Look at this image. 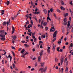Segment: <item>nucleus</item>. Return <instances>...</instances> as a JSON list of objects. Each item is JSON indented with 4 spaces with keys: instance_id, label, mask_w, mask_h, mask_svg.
Here are the masks:
<instances>
[{
    "instance_id": "f257e3e1",
    "label": "nucleus",
    "mask_w": 73,
    "mask_h": 73,
    "mask_svg": "<svg viewBox=\"0 0 73 73\" xmlns=\"http://www.w3.org/2000/svg\"><path fill=\"white\" fill-rule=\"evenodd\" d=\"M46 70V67H45V68H40L39 70V71H41V73H42L44 72H45Z\"/></svg>"
},
{
    "instance_id": "f03ea898",
    "label": "nucleus",
    "mask_w": 73,
    "mask_h": 73,
    "mask_svg": "<svg viewBox=\"0 0 73 73\" xmlns=\"http://www.w3.org/2000/svg\"><path fill=\"white\" fill-rule=\"evenodd\" d=\"M57 31H56L53 34V38H54V37L57 36Z\"/></svg>"
},
{
    "instance_id": "7ed1b4c3",
    "label": "nucleus",
    "mask_w": 73,
    "mask_h": 73,
    "mask_svg": "<svg viewBox=\"0 0 73 73\" xmlns=\"http://www.w3.org/2000/svg\"><path fill=\"white\" fill-rule=\"evenodd\" d=\"M42 53H41L40 52V56H39L38 57V61H40V60H41V56H42Z\"/></svg>"
},
{
    "instance_id": "20e7f679",
    "label": "nucleus",
    "mask_w": 73,
    "mask_h": 73,
    "mask_svg": "<svg viewBox=\"0 0 73 73\" xmlns=\"http://www.w3.org/2000/svg\"><path fill=\"white\" fill-rule=\"evenodd\" d=\"M60 60L61 61V64L62 65V63L64 62V56H62V58H61Z\"/></svg>"
},
{
    "instance_id": "39448f33",
    "label": "nucleus",
    "mask_w": 73,
    "mask_h": 73,
    "mask_svg": "<svg viewBox=\"0 0 73 73\" xmlns=\"http://www.w3.org/2000/svg\"><path fill=\"white\" fill-rule=\"evenodd\" d=\"M65 29H64V27L63 26L62 27V32L63 33H65Z\"/></svg>"
},
{
    "instance_id": "423d86ee",
    "label": "nucleus",
    "mask_w": 73,
    "mask_h": 73,
    "mask_svg": "<svg viewBox=\"0 0 73 73\" xmlns=\"http://www.w3.org/2000/svg\"><path fill=\"white\" fill-rule=\"evenodd\" d=\"M51 28L52 29H53V30L51 29L50 30V32H54L55 31V29H54V27L53 26Z\"/></svg>"
},
{
    "instance_id": "0eeeda50",
    "label": "nucleus",
    "mask_w": 73,
    "mask_h": 73,
    "mask_svg": "<svg viewBox=\"0 0 73 73\" xmlns=\"http://www.w3.org/2000/svg\"><path fill=\"white\" fill-rule=\"evenodd\" d=\"M12 34L14 33V32H15V27L13 26L12 27Z\"/></svg>"
},
{
    "instance_id": "6e6552de",
    "label": "nucleus",
    "mask_w": 73,
    "mask_h": 73,
    "mask_svg": "<svg viewBox=\"0 0 73 73\" xmlns=\"http://www.w3.org/2000/svg\"><path fill=\"white\" fill-rule=\"evenodd\" d=\"M2 38H0L1 40L2 41H5V37H2Z\"/></svg>"
},
{
    "instance_id": "1a4fd4ad",
    "label": "nucleus",
    "mask_w": 73,
    "mask_h": 73,
    "mask_svg": "<svg viewBox=\"0 0 73 73\" xmlns=\"http://www.w3.org/2000/svg\"><path fill=\"white\" fill-rule=\"evenodd\" d=\"M8 58H10V62H12V56H11L10 54H9L8 56Z\"/></svg>"
},
{
    "instance_id": "9d476101",
    "label": "nucleus",
    "mask_w": 73,
    "mask_h": 73,
    "mask_svg": "<svg viewBox=\"0 0 73 73\" xmlns=\"http://www.w3.org/2000/svg\"><path fill=\"white\" fill-rule=\"evenodd\" d=\"M68 24L67 25V26H68V27H67V28H69V26L70 25V21H68Z\"/></svg>"
},
{
    "instance_id": "9b49d317",
    "label": "nucleus",
    "mask_w": 73,
    "mask_h": 73,
    "mask_svg": "<svg viewBox=\"0 0 73 73\" xmlns=\"http://www.w3.org/2000/svg\"><path fill=\"white\" fill-rule=\"evenodd\" d=\"M1 35H4V30H1Z\"/></svg>"
},
{
    "instance_id": "f8f14e48",
    "label": "nucleus",
    "mask_w": 73,
    "mask_h": 73,
    "mask_svg": "<svg viewBox=\"0 0 73 73\" xmlns=\"http://www.w3.org/2000/svg\"><path fill=\"white\" fill-rule=\"evenodd\" d=\"M7 26L9 25H10V24H11V22H10V19H9V20L8 21H7Z\"/></svg>"
},
{
    "instance_id": "ddd939ff",
    "label": "nucleus",
    "mask_w": 73,
    "mask_h": 73,
    "mask_svg": "<svg viewBox=\"0 0 73 73\" xmlns=\"http://www.w3.org/2000/svg\"><path fill=\"white\" fill-rule=\"evenodd\" d=\"M61 41H62L61 39H59L58 42V44H61Z\"/></svg>"
},
{
    "instance_id": "4468645a",
    "label": "nucleus",
    "mask_w": 73,
    "mask_h": 73,
    "mask_svg": "<svg viewBox=\"0 0 73 73\" xmlns=\"http://www.w3.org/2000/svg\"><path fill=\"white\" fill-rule=\"evenodd\" d=\"M60 9L62 10H63V11H65V8H64V7H63L62 6H61L60 7Z\"/></svg>"
},
{
    "instance_id": "2eb2a0df",
    "label": "nucleus",
    "mask_w": 73,
    "mask_h": 73,
    "mask_svg": "<svg viewBox=\"0 0 73 73\" xmlns=\"http://www.w3.org/2000/svg\"><path fill=\"white\" fill-rule=\"evenodd\" d=\"M70 47H71V48L73 47V43H72L70 44V46H69V48H70Z\"/></svg>"
},
{
    "instance_id": "dca6fc26",
    "label": "nucleus",
    "mask_w": 73,
    "mask_h": 73,
    "mask_svg": "<svg viewBox=\"0 0 73 73\" xmlns=\"http://www.w3.org/2000/svg\"><path fill=\"white\" fill-rule=\"evenodd\" d=\"M47 24V23H46V22H45L43 23V25L44 26V27H45Z\"/></svg>"
},
{
    "instance_id": "f3484780",
    "label": "nucleus",
    "mask_w": 73,
    "mask_h": 73,
    "mask_svg": "<svg viewBox=\"0 0 73 73\" xmlns=\"http://www.w3.org/2000/svg\"><path fill=\"white\" fill-rule=\"evenodd\" d=\"M4 10H2L1 12V15H4Z\"/></svg>"
},
{
    "instance_id": "a211bd4d",
    "label": "nucleus",
    "mask_w": 73,
    "mask_h": 73,
    "mask_svg": "<svg viewBox=\"0 0 73 73\" xmlns=\"http://www.w3.org/2000/svg\"><path fill=\"white\" fill-rule=\"evenodd\" d=\"M27 34H28L29 36H31V34H32V32H30L29 33H27Z\"/></svg>"
},
{
    "instance_id": "6ab92c4d",
    "label": "nucleus",
    "mask_w": 73,
    "mask_h": 73,
    "mask_svg": "<svg viewBox=\"0 0 73 73\" xmlns=\"http://www.w3.org/2000/svg\"><path fill=\"white\" fill-rule=\"evenodd\" d=\"M53 47L52 48V50L54 52L55 50V48H54V44H53Z\"/></svg>"
},
{
    "instance_id": "aec40b11",
    "label": "nucleus",
    "mask_w": 73,
    "mask_h": 73,
    "mask_svg": "<svg viewBox=\"0 0 73 73\" xmlns=\"http://www.w3.org/2000/svg\"><path fill=\"white\" fill-rule=\"evenodd\" d=\"M43 11L44 13H45V14H46V13H47V11H46V9H44V10H43Z\"/></svg>"
},
{
    "instance_id": "412c9836",
    "label": "nucleus",
    "mask_w": 73,
    "mask_h": 73,
    "mask_svg": "<svg viewBox=\"0 0 73 73\" xmlns=\"http://www.w3.org/2000/svg\"><path fill=\"white\" fill-rule=\"evenodd\" d=\"M60 47H57V51H58L59 52H60Z\"/></svg>"
},
{
    "instance_id": "4be33fe9",
    "label": "nucleus",
    "mask_w": 73,
    "mask_h": 73,
    "mask_svg": "<svg viewBox=\"0 0 73 73\" xmlns=\"http://www.w3.org/2000/svg\"><path fill=\"white\" fill-rule=\"evenodd\" d=\"M68 67H66V70H65V72L66 73L68 72Z\"/></svg>"
},
{
    "instance_id": "5701e85b",
    "label": "nucleus",
    "mask_w": 73,
    "mask_h": 73,
    "mask_svg": "<svg viewBox=\"0 0 73 73\" xmlns=\"http://www.w3.org/2000/svg\"><path fill=\"white\" fill-rule=\"evenodd\" d=\"M25 51V50H24V49H23V50L21 51V53H22V54H23V53H24V52Z\"/></svg>"
},
{
    "instance_id": "b1692460",
    "label": "nucleus",
    "mask_w": 73,
    "mask_h": 73,
    "mask_svg": "<svg viewBox=\"0 0 73 73\" xmlns=\"http://www.w3.org/2000/svg\"><path fill=\"white\" fill-rule=\"evenodd\" d=\"M6 24H7V23L6 22H4L3 23V25H6Z\"/></svg>"
},
{
    "instance_id": "393cba45",
    "label": "nucleus",
    "mask_w": 73,
    "mask_h": 73,
    "mask_svg": "<svg viewBox=\"0 0 73 73\" xmlns=\"http://www.w3.org/2000/svg\"><path fill=\"white\" fill-rule=\"evenodd\" d=\"M16 36L15 35L14 36H13V39L14 40H16Z\"/></svg>"
},
{
    "instance_id": "a878e982",
    "label": "nucleus",
    "mask_w": 73,
    "mask_h": 73,
    "mask_svg": "<svg viewBox=\"0 0 73 73\" xmlns=\"http://www.w3.org/2000/svg\"><path fill=\"white\" fill-rule=\"evenodd\" d=\"M47 20H50V21H51V19L49 17H47Z\"/></svg>"
},
{
    "instance_id": "bb28decb",
    "label": "nucleus",
    "mask_w": 73,
    "mask_h": 73,
    "mask_svg": "<svg viewBox=\"0 0 73 73\" xmlns=\"http://www.w3.org/2000/svg\"><path fill=\"white\" fill-rule=\"evenodd\" d=\"M31 4L32 5V6H33V5H34L33 3V2H32V1H31Z\"/></svg>"
},
{
    "instance_id": "cd10ccee",
    "label": "nucleus",
    "mask_w": 73,
    "mask_h": 73,
    "mask_svg": "<svg viewBox=\"0 0 73 73\" xmlns=\"http://www.w3.org/2000/svg\"><path fill=\"white\" fill-rule=\"evenodd\" d=\"M44 64V62H43L42 63H40V64H41V66H43Z\"/></svg>"
},
{
    "instance_id": "c85d7f7f",
    "label": "nucleus",
    "mask_w": 73,
    "mask_h": 73,
    "mask_svg": "<svg viewBox=\"0 0 73 73\" xmlns=\"http://www.w3.org/2000/svg\"><path fill=\"white\" fill-rule=\"evenodd\" d=\"M11 52H12V53L13 54V56H14V57H15V53H14V52H13V51H11Z\"/></svg>"
},
{
    "instance_id": "c756f323",
    "label": "nucleus",
    "mask_w": 73,
    "mask_h": 73,
    "mask_svg": "<svg viewBox=\"0 0 73 73\" xmlns=\"http://www.w3.org/2000/svg\"><path fill=\"white\" fill-rule=\"evenodd\" d=\"M47 52L48 54H49L50 53V50L47 49Z\"/></svg>"
},
{
    "instance_id": "7c9ffc66",
    "label": "nucleus",
    "mask_w": 73,
    "mask_h": 73,
    "mask_svg": "<svg viewBox=\"0 0 73 73\" xmlns=\"http://www.w3.org/2000/svg\"><path fill=\"white\" fill-rule=\"evenodd\" d=\"M35 32H34V33H32V36H35Z\"/></svg>"
},
{
    "instance_id": "2f4dec72",
    "label": "nucleus",
    "mask_w": 73,
    "mask_h": 73,
    "mask_svg": "<svg viewBox=\"0 0 73 73\" xmlns=\"http://www.w3.org/2000/svg\"><path fill=\"white\" fill-rule=\"evenodd\" d=\"M69 4L71 5H73V3H72V1H71V2L69 3Z\"/></svg>"
},
{
    "instance_id": "473e14b6",
    "label": "nucleus",
    "mask_w": 73,
    "mask_h": 73,
    "mask_svg": "<svg viewBox=\"0 0 73 73\" xmlns=\"http://www.w3.org/2000/svg\"><path fill=\"white\" fill-rule=\"evenodd\" d=\"M13 68H15V64H13Z\"/></svg>"
},
{
    "instance_id": "72a5a7b5",
    "label": "nucleus",
    "mask_w": 73,
    "mask_h": 73,
    "mask_svg": "<svg viewBox=\"0 0 73 73\" xmlns=\"http://www.w3.org/2000/svg\"><path fill=\"white\" fill-rule=\"evenodd\" d=\"M54 16L55 17V19H57V17H56V14H55L54 13Z\"/></svg>"
},
{
    "instance_id": "f704fd0d",
    "label": "nucleus",
    "mask_w": 73,
    "mask_h": 73,
    "mask_svg": "<svg viewBox=\"0 0 73 73\" xmlns=\"http://www.w3.org/2000/svg\"><path fill=\"white\" fill-rule=\"evenodd\" d=\"M37 40V39L36 38H35V39L34 40V41L36 42V41Z\"/></svg>"
},
{
    "instance_id": "c9c22d12",
    "label": "nucleus",
    "mask_w": 73,
    "mask_h": 73,
    "mask_svg": "<svg viewBox=\"0 0 73 73\" xmlns=\"http://www.w3.org/2000/svg\"><path fill=\"white\" fill-rule=\"evenodd\" d=\"M67 58H65L64 60V62H66L67 61Z\"/></svg>"
},
{
    "instance_id": "e433bc0d",
    "label": "nucleus",
    "mask_w": 73,
    "mask_h": 73,
    "mask_svg": "<svg viewBox=\"0 0 73 73\" xmlns=\"http://www.w3.org/2000/svg\"><path fill=\"white\" fill-rule=\"evenodd\" d=\"M7 5H9V3H10L9 1H7Z\"/></svg>"
},
{
    "instance_id": "4c0bfd02",
    "label": "nucleus",
    "mask_w": 73,
    "mask_h": 73,
    "mask_svg": "<svg viewBox=\"0 0 73 73\" xmlns=\"http://www.w3.org/2000/svg\"><path fill=\"white\" fill-rule=\"evenodd\" d=\"M64 22H67L66 20V18H65L64 19Z\"/></svg>"
},
{
    "instance_id": "58836bf2",
    "label": "nucleus",
    "mask_w": 73,
    "mask_h": 73,
    "mask_svg": "<svg viewBox=\"0 0 73 73\" xmlns=\"http://www.w3.org/2000/svg\"><path fill=\"white\" fill-rule=\"evenodd\" d=\"M4 60L3 59L2 61V63L3 64H4Z\"/></svg>"
},
{
    "instance_id": "ea45409f",
    "label": "nucleus",
    "mask_w": 73,
    "mask_h": 73,
    "mask_svg": "<svg viewBox=\"0 0 73 73\" xmlns=\"http://www.w3.org/2000/svg\"><path fill=\"white\" fill-rule=\"evenodd\" d=\"M61 72L62 73H63V71H64V68H61Z\"/></svg>"
},
{
    "instance_id": "a19ab883",
    "label": "nucleus",
    "mask_w": 73,
    "mask_h": 73,
    "mask_svg": "<svg viewBox=\"0 0 73 73\" xmlns=\"http://www.w3.org/2000/svg\"><path fill=\"white\" fill-rule=\"evenodd\" d=\"M31 24H32V25H33V21H32V20H31Z\"/></svg>"
},
{
    "instance_id": "79ce46f5",
    "label": "nucleus",
    "mask_w": 73,
    "mask_h": 73,
    "mask_svg": "<svg viewBox=\"0 0 73 73\" xmlns=\"http://www.w3.org/2000/svg\"><path fill=\"white\" fill-rule=\"evenodd\" d=\"M64 25H66L67 24V22H65L63 23Z\"/></svg>"
},
{
    "instance_id": "37998d69",
    "label": "nucleus",
    "mask_w": 73,
    "mask_h": 73,
    "mask_svg": "<svg viewBox=\"0 0 73 73\" xmlns=\"http://www.w3.org/2000/svg\"><path fill=\"white\" fill-rule=\"evenodd\" d=\"M45 29H46V31H47V30L48 29V27H45Z\"/></svg>"
},
{
    "instance_id": "c03bdc74",
    "label": "nucleus",
    "mask_w": 73,
    "mask_h": 73,
    "mask_svg": "<svg viewBox=\"0 0 73 73\" xmlns=\"http://www.w3.org/2000/svg\"><path fill=\"white\" fill-rule=\"evenodd\" d=\"M32 37L34 39H35V38H36V37H35V36H32Z\"/></svg>"
},
{
    "instance_id": "a18cd8bd",
    "label": "nucleus",
    "mask_w": 73,
    "mask_h": 73,
    "mask_svg": "<svg viewBox=\"0 0 73 73\" xmlns=\"http://www.w3.org/2000/svg\"><path fill=\"white\" fill-rule=\"evenodd\" d=\"M5 35H1L0 34V37H5Z\"/></svg>"
},
{
    "instance_id": "49530a36",
    "label": "nucleus",
    "mask_w": 73,
    "mask_h": 73,
    "mask_svg": "<svg viewBox=\"0 0 73 73\" xmlns=\"http://www.w3.org/2000/svg\"><path fill=\"white\" fill-rule=\"evenodd\" d=\"M57 12H60V11L59 9H57Z\"/></svg>"
},
{
    "instance_id": "de8ad7c7",
    "label": "nucleus",
    "mask_w": 73,
    "mask_h": 73,
    "mask_svg": "<svg viewBox=\"0 0 73 73\" xmlns=\"http://www.w3.org/2000/svg\"><path fill=\"white\" fill-rule=\"evenodd\" d=\"M29 16V14H27V15H25V16L26 17H28V16Z\"/></svg>"
},
{
    "instance_id": "09e8293b",
    "label": "nucleus",
    "mask_w": 73,
    "mask_h": 73,
    "mask_svg": "<svg viewBox=\"0 0 73 73\" xmlns=\"http://www.w3.org/2000/svg\"><path fill=\"white\" fill-rule=\"evenodd\" d=\"M36 48H39V45L37 44L36 45Z\"/></svg>"
},
{
    "instance_id": "8fccbe9b",
    "label": "nucleus",
    "mask_w": 73,
    "mask_h": 73,
    "mask_svg": "<svg viewBox=\"0 0 73 73\" xmlns=\"http://www.w3.org/2000/svg\"><path fill=\"white\" fill-rule=\"evenodd\" d=\"M56 38H54V39L53 40H52V41H53V42H54V41H55V40H56Z\"/></svg>"
},
{
    "instance_id": "3c124183",
    "label": "nucleus",
    "mask_w": 73,
    "mask_h": 73,
    "mask_svg": "<svg viewBox=\"0 0 73 73\" xmlns=\"http://www.w3.org/2000/svg\"><path fill=\"white\" fill-rule=\"evenodd\" d=\"M50 11H51V12H52L53 11V9H50Z\"/></svg>"
},
{
    "instance_id": "603ef678",
    "label": "nucleus",
    "mask_w": 73,
    "mask_h": 73,
    "mask_svg": "<svg viewBox=\"0 0 73 73\" xmlns=\"http://www.w3.org/2000/svg\"><path fill=\"white\" fill-rule=\"evenodd\" d=\"M40 48H41V49H42V44H41L40 46Z\"/></svg>"
},
{
    "instance_id": "864d4df0",
    "label": "nucleus",
    "mask_w": 73,
    "mask_h": 73,
    "mask_svg": "<svg viewBox=\"0 0 73 73\" xmlns=\"http://www.w3.org/2000/svg\"><path fill=\"white\" fill-rule=\"evenodd\" d=\"M12 48L13 49H15V47L13 46H12Z\"/></svg>"
},
{
    "instance_id": "5fc2aeb1",
    "label": "nucleus",
    "mask_w": 73,
    "mask_h": 73,
    "mask_svg": "<svg viewBox=\"0 0 73 73\" xmlns=\"http://www.w3.org/2000/svg\"><path fill=\"white\" fill-rule=\"evenodd\" d=\"M58 61V59H57V58H55V61Z\"/></svg>"
},
{
    "instance_id": "6e6d98bb",
    "label": "nucleus",
    "mask_w": 73,
    "mask_h": 73,
    "mask_svg": "<svg viewBox=\"0 0 73 73\" xmlns=\"http://www.w3.org/2000/svg\"><path fill=\"white\" fill-rule=\"evenodd\" d=\"M67 32H69V31L70 30L69 29H68V28H67Z\"/></svg>"
},
{
    "instance_id": "4d7b16f0",
    "label": "nucleus",
    "mask_w": 73,
    "mask_h": 73,
    "mask_svg": "<svg viewBox=\"0 0 73 73\" xmlns=\"http://www.w3.org/2000/svg\"><path fill=\"white\" fill-rule=\"evenodd\" d=\"M39 44H41V43H42V42L41 41H40L39 42Z\"/></svg>"
},
{
    "instance_id": "13d9d810",
    "label": "nucleus",
    "mask_w": 73,
    "mask_h": 73,
    "mask_svg": "<svg viewBox=\"0 0 73 73\" xmlns=\"http://www.w3.org/2000/svg\"><path fill=\"white\" fill-rule=\"evenodd\" d=\"M35 70V68H32L31 69V71H33V70Z\"/></svg>"
},
{
    "instance_id": "bf43d9fd",
    "label": "nucleus",
    "mask_w": 73,
    "mask_h": 73,
    "mask_svg": "<svg viewBox=\"0 0 73 73\" xmlns=\"http://www.w3.org/2000/svg\"><path fill=\"white\" fill-rule=\"evenodd\" d=\"M37 10H38V9H37V8H36L35 10V12H37Z\"/></svg>"
},
{
    "instance_id": "052dcab7",
    "label": "nucleus",
    "mask_w": 73,
    "mask_h": 73,
    "mask_svg": "<svg viewBox=\"0 0 73 73\" xmlns=\"http://www.w3.org/2000/svg\"><path fill=\"white\" fill-rule=\"evenodd\" d=\"M55 68L56 69H58V66H56V67Z\"/></svg>"
},
{
    "instance_id": "680f3d73",
    "label": "nucleus",
    "mask_w": 73,
    "mask_h": 73,
    "mask_svg": "<svg viewBox=\"0 0 73 73\" xmlns=\"http://www.w3.org/2000/svg\"><path fill=\"white\" fill-rule=\"evenodd\" d=\"M32 25H31V24H29V25H30V27H32Z\"/></svg>"
},
{
    "instance_id": "e2e57ef3",
    "label": "nucleus",
    "mask_w": 73,
    "mask_h": 73,
    "mask_svg": "<svg viewBox=\"0 0 73 73\" xmlns=\"http://www.w3.org/2000/svg\"><path fill=\"white\" fill-rule=\"evenodd\" d=\"M71 32L72 33H73V27H72V30H71Z\"/></svg>"
},
{
    "instance_id": "0e129e2a",
    "label": "nucleus",
    "mask_w": 73,
    "mask_h": 73,
    "mask_svg": "<svg viewBox=\"0 0 73 73\" xmlns=\"http://www.w3.org/2000/svg\"><path fill=\"white\" fill-rule=\"evenodd\" d=\"M14 19H15V17H12V20H14Z\"/></svg>"
},
{
    "instance_id": "69168bd1",
    "label": "nucleus",
    "mask_w": 73,
    "mask_h": 73,
    "mask_svg": "<svg viewBox=\"0 0 73 73\" xmlns=\"http://www.w3.org/2000/svg\"><path fill=\"white\" fill-rule=\"evenodd\" d=\"M71 15L72 16L73 15V11H72V12H71Z\"/></svg>"
},
{
    "instance_id": "338daca9",
    "label": "nucleus",
    "mask_w": 73,
    "mask_h": 73,
    "mask_svg": "<svg viewBox=\"0 0 73 73\" xmlns=\"http://www.w3.org/2000/svg\"><path fill=\"white\" fill-rule=\"evenodd\" d=\"M60 51L61 52H62V49H60Z\"/></svg>"
},
{
    "instance_id": "774afa93",
    "label": "nucleus",
    "mask_w": 73,
    "mask_h": 73,
    "mask_svg": "<svg viewBox=\"0 0 73 73\" xmlns=\"http://www.w3.org/2000/svg\"><path fill=\"white\" fill-rule=\"evenodd\" d=\"M66 65H68V62H66Z\"/></svg>"
}]
</instances>
